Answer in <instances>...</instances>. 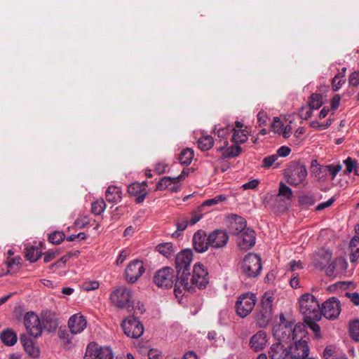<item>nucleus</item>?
Wrapping results in <instances>:
<instances>
[{
	"label": "nucleus",
	"instance_id": "nucleus-22",
	"mask_svg": "<svg viewBox=\"0 0 359 359\" xmlns=\"http://www.w3.org/2000/svg\"><path fill=\"white\" fill-rule=\"evenodd\" d=\"M86 324L84 316L80 313L74 314L68 321V326L72 334L82 332L86 328Z\"/></svg>",
	"mask_w": 359,
	"mask_h": 359
},
{
	"label": "nucleus",
	"instance_id": "nucleus-26",
	"mask_svg": "<svg viewBox=\"0 0 359 359\" xmlns=\"http://www.w3.org/2000/svg\"><path fill=\"white\" fill-rule=\"evenodd\" d=\"M347 262L346 259L341 257H337L327 267V274L328 276L333 275L336 270L343 271L346 269Z\"/></svg>",
	"mask_w": 359,
	"mask_h": 359
},
{
	"label": "nucleus",
	"instance_id": "nucleus-34",
	"mask_svg": "<svg viewBox=\"0 0 359 359\" xmlns=\"http://www.w3.org/2000/svg\"><path fill=\"white\" fill-rule=\"evenodd\" d=\"M232 142L236 144L244 143L248 140V132L244 129L232 128Z\"/></svg>",
	"mask_w": 359,
	"mask_h": 359
},
{
	"label": "nucleus",
	"instance_id": "nucleus-9",
	"mask_svg": "<svg viewBox=\"0 0 359 359\" xmlns=\"http://www.w3.org/2000/svg\"><path fill=\"white\" fill-rule=\"evenodd\" d=\"M257 302L254 293L246 292L241 294L236 304L237 314L241 318L248 316L252 311Z\"/></svg>",
	"mask_w": 359,
	"mask_h": 359
},
{
	"label": "nucleus",
	"instance_id": "nucleus-44",
	"mask_svg": "<svg viewBox=\"0 0 359 359\" xmlns=\"http://www.w3.org/2000/svg\"><path fill=\"white\" fill-rule=\"evenodd\" d=\"M323 104L322 96L320 94H312L310 97L309 106L313 109H319Z\"/></svg>",
	"mask_w": 359,
	"mask_h": 359
},
{
	"label": "nucleus",
	"instance_id": "nucleus-37",
	"mask_svg": "<svg viewBox=\"0 0 359 359\" xmlns=\"http://www.w3.org/2000/svg\"><path fill=\"white\" fill-rule=\"evenodd\" d=\"M344 163L346 165V170H344L346 175L350 174L354 170L355 174L359 175V170L356 166L357 162L355 160L352 159L351 157H348L344 160Z\"/></svg>",
	"mask_w": 359,
	"mask_h": 359
},
{
	"label": "nucleus",
	"instance_id": "nucleus-64",
	"mask_svg": "<svg viewBox=\"0 0 359 359\" xmlns=\"http://www.w3.org/2000/svg\"><path fill=\"white\" fill-rule=\"evenodd\" d=\"M340 101H341L340 95H334L332 97V99L331 100V108L333 110L337 109L340 104Z\"/></svg>",
	"mask_w": 359,
	"mask_h": 359
},
{
	"label": "nucleus",
	"instance_id": "nucleus-53",
	"mask_svg": "<svg viewBox=\"0 0 359 359\" xmlns=\"http://www.w3.org/2000/svg\"><path fill=\"white\" fill-rule=\"evenodd\" d=\"M29 356L37 358L39 355V348L35 343L24 349Z\"/></svg>",
	"mask_w": 359,
	"mask_h": 359
},
{
	"label": "nucleus",
	"instance_id": "nucleus-31",
	"mask_svg": "<svg viewBox=\"0 0 359 359\" xmlns=\"http://www.w3.org/2000/svg\"><path fill=\"white\" fill-rule=\"evenodd\" d=\"M208 236L205 231L198 230L193 236V247H205L207 246Z\"/></svg>",
	"mask_w": 359,
	"mask_h": 359
},
{
	"label": "nucleus",
	"instance_id": "nucleus-4",
	"mask_svg": "<svg viewBox=\"0 0 359 359\" xmlns=\"http://www.w3.org/2000/svg\"><path fill=\"white\" fill-rule=\"evenodd\" d=\"M133 315L126 319L122 323L124 333L130 338H139L144 332L143 325L137 320V316L142 314L144 309L140 308L134 309Z\"/></svg>",
	"mask_w": 359,
	"mask_h": 359
},
{
	"label": "nucleus",
	"instance_id": "nucleus-5",
	"mask_svg": "<svg viewBox=\"0 0 359 359\" xmlns=\"http://www.w3.org/2000/svg\"><path fill=\"white\" fill-rule=\"evenodd\" d=\"M241 271L243 274L248 278L257 277L262 271V259L260 256L249 253L242 261Z\"/></svg>",
	"mask_w": 359,
	"mask_h": 359
},
{
	"label": "nucleus",
	"instance_id": "nucleus-2",
	"mask_svg": "<svg viewBox=\"0 0 359 359\" xmlns=\"http://www.w3.org/2000/svg\"><path fill=\"white\" fill-rule=\"evenodd\" d=\"M280 321L273 327V334L278 341L289 344L293 339H299L306 330L305 325L297 324L293 327L294 323L287 320L283 313L279 315Z\"/></svg>",
	"mask_w": 359,
	"mask_h": 359
},
{
	"label": "nucleus",
	"instance_id": "nucleus-6",
	"mask_svg": "<svg viewBox=\"0 0 359 359\" xmlns=\"http://www.w3.org/2000/svg\"><path fill=\"white\" fill-rule=\"evenodd\" d=\"M208 273L204 268L203 265L200 263H196L194 266L193 273H191V276L189 280V284L190 287L188 288H183L186 291L192 292L194 287H198L199 289H203L206 287L209 283Z\"/></svg>",
	"mask_w": 359,
	"mask_h": 359
},
{
	"label": "nucleus",
	"instance_id": "nucleus-49",
	"mask_svg": "<svg viewBox=\"0 0 359 359\" xmlns=\"http://www.w3.org/2000/svg\"><path fill=\"white\" fill-rule=\"evenodd\" d=\"M29 334L26 333H22L20 335V341L24 349L35 343Z\"/></svg>",
	"mask_w": 359,
	"mask_h": 359
},
{
	"label": "nucleus",
	"instance_id": "nucleus-14",
	"mask_svg": "<svg viewBox=\"0 0 359 359\" xmlns=\"http://www.w3.org/2000/svg\"><path fill=\"white\" fill-rule=\"evenodd\" d=\"M143 262L135 259L129 263L125 270V277L128 283H135L144 273Z\"/></svg>",
	"mask_w": 359,
	"mask_h": 359
},
{
	"label": "nucleus",
	"instance_id": "nucleus-60",
	"mask_svg": "<svg viewBox=\"0 0 359 359\" xmlns=\"http://www.w3.org/2000/svg\"><path fill=\"white\" fill-rule=\"evenodd\" d=\"M189 221L187 218H182L181 220H179L176 223V226L177 231H183L186 229L188 225Z\"/></svg>",
	"mask_w": 359,
	"mask_h": 359
},
{
	"label": "nucleus",
	"instance_id": "nucleus-28",
	"mask_svg": "<svg viewBox=\"0 0 359 359\" xmlns=\"http://www.w3.org/2000/svg\"><path fill=\"white\" fill-rule=\"evenodd\" d=\"M106 200L109 203H117L121 198L120 188L115 186H109L105 194Z\"/></svg>",
	"mask_w": 359,
	"mask_h": 359
},
{
	"label": "nucleus",
	"instance_id": "nucleus-15",
	"mask_svg": "<svg viewBox=\"0 0 359 359\" xmlns=\"http://www.w3.org/2000/svg\"><path fill=\"white\" fill-rule=\"evenodd\" d=\"M229 239V233L225 229H215L208 236L206 247H225Z\"/></svg>",
	"mask_w": 359,
	"mask_h": 359
},
{
	"label": "nucleus",
	"instance_id": "nucleus-38",
	"mask_svg": "<svg viewBox=\"0 0 359 359\" xmlns=\"http://www.w3.org/2000/svg\"><path fill=\"white\" fill-rule=\"evenodd\" d=\"M177 181L175 177H163L157 183L156 189L163 191L166 189H170L172 183H175Z\"/></svg>",
	"mask_w": 359,
	"mask_h": 359
},
{
	"label": "nucleus",
	"instance_id": "nucleus-1",
	"mask_svg": "<svg viewBox=\"0 0 359 359\" xmlns=\"http://www.w3.org/2000/svg\"><path fill=\"white\" fill-rule=\"evenodd\" d=\"M193 253L189 248H184L175 256V269L177 271L176 297L182 293L181 287L183 288L190 287L189 280L191 276L190 271Z\"/></svg>",
	"mask_w": 359,
	"mask_h": 359
},
{
	"label": "nucleus",
	"instance_id": "nucleus-33",
	"mask_svg": "<svg viewBox=\"0 0 359 359\" xmlns=\"http://www.w3.org/2000/svg\"><path fill=\"white\" fill-rule=\"evenodd\" d=\"M114 355L109 347H101L96 344L95 359H113Z\"/></svg>",
	"mask_w": 359,
	"mask_h": 359
},
{
	"label": "nucleus",
	"instance_id": "nucleus-55",
	"mask_svg": "<svg viewBox=\"0 0 359 359\" xmlns=\"http://www.w3.org/2000/svg\"><path fill=\"white\" fill-rule=\"evenodd\" d=\"M291 152V149L290 147L287 146H282L278 150L276 155H278V157H286Z\"/></svg>",
	"mask_w": 359,
	"mask_h": 359
},
{
	"label": "nucleus",
	"instance_id": "nucleus-25",
	"mask_svg": "<svg viewBox=\"0 0 359 359\" xmlns=\"http://www.w3.org/2000/svg\"><path fill=\"white\" fill-rule=\"evenodd\" d=\"M272 318V310L262 307L255 314V320L260 327H266Z\"/></svg>",
	"mask_w": 359,
	"mask_h": 359
},
{
	"label": "nucleus",
	"instance_id": "nucleus-30",
	"mask_svg": "<svg viewBox=\"0 0 359 359\" xmlns=\"http://www.w3.org/2000/svg\"><path fill=\"white\" fill-rule=\"evenodd\" d=\"M342 169V165L341 164H330L326 165H320L319 170L320 172L325 174L327 175L329 174L331 176V179L334 180L337 175L339 171Z\"/></svg>",
	"mask_w": 359,
	"mask_h": 359
},
{
	"label": "nucleus",
	"instance_id": "nucleus-40",
	"mask_svg": "<svg viewBox=\"0 0 359 359\" xmlns=\"http://www.w3.org/2000/svg\"><path fill=\"white\" fill-rule=\"evenodd\" d=\"M106 208V204L103 199H99L92 203V212L95 215H101Z\"/></svg>",
	"mask_w": 359,
	"mask_h": 359
},
{
	"label": "nucleus",
	"instance_id": "nucleus-23",
	"mask_svg": "<svg viewBox=\"0 0 359 359\" xmlns=\"http://www.w3.org/2000/svg\"><path fill=\"white\" fill-rule=\"evenodd\" d=\"M266 333L264 331L257 332L250 340V347L257 352L262 351L266 344Z\"/></svg>",
	"mask_w": 359,
	"mask_h": 359
},
{
	"label": "nucleus",
	"instance_id": "nucleus-54",
	"mask_svg": "<svg viewBox=\"0 0 359 359\" xmlns=\"http://www.w3.org/2000/svg\"><path fill=\"white\" fill-rule=\"evenodd\" d=\"M100 286L97 281H89L83 283L82 287L86 291H90L97 290Z\"/></svg>",
	"mask_w": 359,
	"mask_h": 359
},
{
	"label": "nucleus",
	"instance_id": "nucleus-24",
	"mask_svg": "<svg viewBox=\"0 0 359 359\" xmlns=\"http://www.w3.org/2000/svg\"><path fill=\"white\" fill-rule=\"evenodd\" d=\"M229 143L227 140H224L222 145L217 148L218 151L222 153V156L224 158H233L239 155L241 149L238 145H232L228 147Z\"/></svg>",
	"mask_w": 359,
	"mask_h": 359
},
{
	"label": "nucleus",
	"instance_id": "nucleus-61",
	"mask_svg": "<svg viewBox=\"0 0 359 359\" xmlns=\"http://www.w3.org/2000/svg\"><path fill=\"white\" fill-rule=\"evenodd\" d=\"M267 119H268V117H267V115H266V114L265 112L259 111L258 113V114H257V120H258V123H259V126L266 125V122H267Z\"/></svg>",
	"mask_w": 359,
	"mask_h": 359
},
{
	"label": "nucleus",
	"instance_id": "nucleus-12",
	"mask_svg": "<svg viewBox=\"0 0 359 359\" xmlns=\"http://www.w3.org/2000/svg\"><path fill=\"white\" fill-rule=\"evenodd\" d=\"M131 292L126 287H120L116 289L110 296L112 304L118 308H130Z\"/></svg>",
	"mask_w": 359,
	"mask_h": 359
},
{
	"label": "nucleus",
	"instance_id": "nucleus-42",
	"mask_svg": "<svg viewBox=\"0 0 359 359\" xmlns=\"http://www.w3.org/2000/svg\"><path fill=\"white\" fill-rule=\"evenodd\" d=\"M349 333L353 340L359 341V320H355L350 323Z\"/></svg>",
	"mask_w": 359,
	"mask_h": 359
},
{
	"label": "nucleus",
	"instance_id": "nucleus-8",
	"mask_svg": "<svg viewBox=\"0 0 359 359\" xmlns=\"http://www.w3.org/2000/svg\"><path fill=\"white\" fill-rule=\"evenodd\" d=\"M177 282V274L172 268L165 266L158 270L154 276V283L155 285L163 289L171 288L173 285L175 286ZM175 292V289L174 290Z\"/></svg>",
	"mask_w": 359,
	"mask_h": 359
},
{
	"label": "nucleus",
	"instance_id": "nucleus-16",
	"mask_svg": "<svg viewBox=\"0 0 359 359\" xmlns=\"http://www.w3.org/2000/svg\"><path fill=\"white\" fill-rule=\"evenodd\" d=\"M340 310L339 302L337 298L332 297L323 304L320 313L327 319L334 320L339 315Z\"/></svg>",
	"mask_w": 359,
	"mask_h": 359
},
{
	"label": "nucleus",
	"instance_id": "nucleus-19",
	"mask_svg": "<svg viewBox=\"0 0 359 359\" xmlns=\"http://www.w3.org/2000/svg\"><path fill=\"white\" fill-rule=\"evenodd\" d=\"M42 326L49 332H54L58 326V320L55 312L46 310L41 313Z\"/></svg>",
	"mask_w": 359,
	"mask_h": 359
},
{
	"label": "nucleus",
	"instance_id": "nucleus-46",
	"mask_svg": "<svg viewBox=\"0 0 359 359\" xmlns=\"http://www.w3.org/2000/svg\"><path fill=\"white\" fill-rule=\"evenodd\" d=\"M344 75L340 73L337 74L332 79V87L334 91H337L344 83Z\"/></svg>",
	"mask_w": 359,
	"mask_h": 359
},
{
	"label": "nucleus",
	"instance_id": "nucleus-47",
	"mask_svg": "<svg viewBox=\"0 0 359 359\" xmlns=\"http://www.w3.org/2000/svg\"><path fill=\"white\" fill-rule=\"evenodd\" d=\"M95 353H96V343L90 342L86 351L85 355L83 359H95Z\"/></svg>",
	"mask_w": 359,
	"mask_h": 359
},
{
	"label": "nucleus",
	"instance_id": "nucleus-58",
	"mask_svg": "<svg viewBox=\"0 0 359 359\" xmlns=\"http://www.w3.org/2000/svg\"><path fill=\"white\" fill-rule=\"evenodd\" d=\"M334 201H335V198L334 197H332L328 201L318 204L316 206V209L318 211H320L322 210H324V209L331 206L332 205V203L334 202Z\"/></svg>",
	"mask_w": 359,
	"mask_h": 359
},
{
	"label": "nucleus",
	"instance_id": "nucleus-17",
	"mask_svg": "<svg viewBox=\"0 0 359 359\" xmlns=\"http://www.w3.org/2000/svg\"><path fill=\"white\" fill-rule=\"evenodd\" d=\"M268 354L270 359H286L290 357L288 344L278 341L270 346Z\"/></svg>",
	"mask_w": 359,
	"mask_h": 359
},
{
	"label": "nucleus",
	"instance_id": "nucleus-51",
	"mask_svg": "<svg viewBox=\"0 0 359 359\" xmlns=\"http://www.w3.org/2000/svg\"><path fill=\"white\" fill-rule=\"evenodd\" d=\"M22 258L20 256H17L15 257H7V260L6 262L7 266L8 268L7 273L10 271V269H12L14 266H20Z\"/></svg>",
	"mask_w": 359,
	"mask_h": 359
},
{
	"label": "nucleus",
	"instance_id": "nucleus-20",
	"mask_svg": "<svg viewBox=\"0 0 359 359\" xmlns=\"http://www.w3.org/2000/svg\"><path fill=\"white\" fill-rule=\"evenodd\" d=\"M229 228L236 236L245 231L247 222L246 220L237 215H231L228 217Z\"/></svg>",
	"mask_w": 359,
	"mask_h": 359
},
{
	"label": "nucleus",
	"instance_id": "nucleus-59",
	"mask_svg": "<svg viewBox=\"0 0 359 359\" xmlns=\"http://www.w3.org/2000/svg\"><path fill=\"white\" fill-rule=\"evenodd\" d=\"M349 84L353 86L359 84V73L358 72H354L350 75Z\"/></svg>",
	"mask_w": 359,
	"mask_h": 359
},
{
	"label": "nucleus",
	"instance_id": "nucleus-11",
	"mask_svg": "<svg viewBox=\"0 0 359 359\" xmlns=\"http://www.w3.org/2000/svg\"><path fill=\"white\" fill-rule=\"evenodd\" d=\"M24 324L29 335L34 338L42 334L43 326L39 316L33 311L27 312L24 317Z\"/></svg>",
	"mask_w": 359,
	"mask_h": 359
},
{
	"label": "nucleus",
	"instance_id": "nucleus-3",
	"mask_svg": "<svg viewBox=\"0 0 359 359\" xmlns=\"http://www.w3.org/2000/svg\"><path fill=\"white\" fill-rule=\"evenodd\" d=\"M299 310L304 318L320 319V307L316 298L311 294H304L299 299Z\"/></svg>",
	"mask_w": 359,
	"mask_h": 359
},
{
	"label": "nucleus",
	"instance_id": "nucleus-56",
	"mask_svg": "<svg viewBox=\"0 0 359 359\" xmlns=\"http://www.w3.org/2000/svg\"><path fill=\"white\" fill-rule=\"evenodd\" d=\"M79 255H80V251L79 250H75L74 252H69L65 255L62 257L60 258V261L63 262V263H66L67 262V260H69L70 258H72V257H78Z\"/></svg>",
	"mask_w": 359,
	"mask_h": 359
},
{
	"label": "nucleus",
	"instance_id": "nucleus-57",
	"mask_svg": "<svg viewBox=\"0 0 359 359\" xmlns=\"http://www.w3.org/2000/svg\"><path fill=\"white\" fill-rule=\"evenodd\" d=\"M230 130H232V129H231L229 126H226L225 128L217 129L216 133L219 137L226 140V135L229 134Z\"/></svg>",
	"mask_w": 359,
	"mask_h": 359
},
{
	"label": "nucleus",
	"instance_id": "nucleus-7",
	"mask_svg": "<svg viewBox=\"0 0 359 359\" xmlns=\"http://www.w3.org/2000/svg\"><path fill=\"white\" fill-rule=\"evenodd\" d=\"M308 332L306 330L302 333V337H299L297 339H293V343L290 342L289 353L291 359H305L309 354V347L308 341L305 338H307Z\"/></svg>",
	"mask_w": 359,
	"mask_h": 359
},
{
	"label": "nucleus",
	"instance_id": "nucleus-36",
	"mask_svg": "<svg viewBox=\"0 0 359 359\" xmlns=\"http://www.w3.org/2000/svg\"><path fill=\"white\" fill-rule=\"evenodd\" d=\"M278 160V155L273 154L266 156L262 160V167L265 169H269L273 165L274 168H278L280 166L279 163H276Z\"/></svg>",
	"mask_w": 359,
	"mask_h": 359
},
{
	"label": "nucleus",
	"instance_id": "nucleus-63",
	"mask_svg": "<svg viewBox=\"0 0 359 359\" xmlns=\"http://www.w3.org/2000/svg\"><path fill=\"white\" fill-rule=\"evenodd\" d=\"M346 296L349 297L353 302V304L355 306L359 305V294L358 292L349 293L346 292Z\"/></svg>",
	"mask_w": 359,
	"mask_h": 359
},
{
	"label": "nucleus",
	"instance_id": "nucleus-62",
	"mask_svg": "<svg viewBox=\"0 0 359 359\" xmlns=\"http://www.w3.org/2000/svg\"><path fill=\"white\" fill-rule=\"evenodd\" d=\"M259 184V181L257 180H252L244 184H243V188L244 189H253L257 187Z\"/></svg>",
	"mask_w": 359,
	"mask_h": 359
},
{
	"label": "nucleus",
	"instance_id": "nucleus-52",
	"mask_svg": "<svg viewBox=\"0 0 359 359\" xmlns=\"http://www.w3.org/2000/svg\"><path fill=\"white\" fill-rule=\"evenodd\" d=\"M202 217L203 214L201 213V207H199L191 212V219L189 221V223L191 225H194L202 218Z\"/></svg>",
	"mask_w": 359,
	"mask_h": 359
},
{
	"label": "nucleus",
	"instance_id": "nucleus-43",
	"mask_svg": "<svg viewBox=\"0 0 359 359\" xmlns=\"http://www.w3.org/2000/svg\"><path fill=\"white\" fill-rule=\"evenodd\" d=\"M316 199L313 195L305 194L299 196V203L302 207L307 208L314 205Z\"/></svg>",
	"mask_w": 359,
	"mask_h": 359
},
{
	"label": "nucleus",
	"instance_id": "nucleus-27",
	"mask_svg": "<svg viewBox=\"0 0 359 359\" xmlns=\"http://www.w3.org/2000/svg\"><path fill=\"white\" fill-rule=\"evenodd\" d=\"M0 339L5 345L11 346L17 342L18 336L12 329L8 328L0 333Z\"/></svg>",
	"mask_w": 359,
	"mask_h": 359
},
{
	"label": "nucleus",
	"instance_id": "nucleus-39",
	"mask_svg": "<svg viewBox=\"0 0 359 359\" xmlns=\"http://www.w3.org/2000/svg\"><path fill=\"white\" fill-rule=\"evenodd\" d=\"M40 248H26L27 251L25 252V257L27 260L30 261L31 262H34L41 257L42 252L39 250Z\"/></svg>",
	"mask_w": 359,
	"mask_h": 359
},
{
	"label": "nucleus",
	"instance_id": "nucleus-35",
	"mask_svg": "<svg viewBox=\"0 0 359 359\" xmlns=\"http://www.w3.org/2000/svg\"><path fill=\"white\" fill-rule=\"evenodd\" d=\"M199 148L203 151H207L211 149L214 144V140L210 135H204L198 141Z\"/></svg>",
	"mask_w": 359,
	"mask_h": 359
},
{
	"label": "nucleus",
	"instance_id": "nucleus-29",
	"mask_svg": "<svg viewBox=\"0 0 359 359\" xmlns=\"http://www.w3.org/2000/svg\"><path fill=\"white\" fill-rule=\"evenodd\" d=\"M292 197V189L285 184L280 183L277 199L283 201L287 205L291 201Z\"/></svg>",
	"mask_w": 359,
	"mask_h": 359
},
{
	"label": "nucleus",
	"instance_id": "nucleus-45",
	"mask_svg": "<svg viewBox=\"0 0 359 359\" xmlns=\"http://www.w3.org/2000/svg\"><path fill=\"white\" fill-rule=\"evenodd\" d=\"M65 238V234L62 231H54L48 236V241L53 245H58Z\"/></svg>",
	"mask_w": 359,
	"mask_h": 359
},
{
	"label": "nucleus",
	"instance_id": "nucleus-13",
	"mask_svg": "<svg viewBox=\"0 0 359 359\" xmlns=\"http://www.w3.org/2000/svg\"><path fill=\"white\" fill-rule=\"evenodd\" d=\"M332 253L329 249L317 248L313 255V265L321 271L326 270L331 263Z\"/></svg>",
	"mask_w": 359,
	"mask_h": 359
},
{
	"label": "nucleus",
	"instance_id": "nucleus-41",
	"mask_svg": "<svg viewBox=\"0 0 359 359\" xmlns=\"http://www.w3.org/2000/svg\"><path fill=\"white\" fill-rule=\"evenodd\" d=\"M320 320V319H309L306 318H304V322L315 332V338L316 339H320L321 337L320 333V326L316 323V321Z\"/></svg>",
	"mask_w": 359,
	"mask_h": 359
},
{
	"label": "nucleus",
	"instance_id": "nucleus-48",
	"mask_svg": "<svg viewBox=\"0 0 359 359\" xmlns=\"http://www.w3.org/2000/svg\"><path fill=\"white\" fill-rule=\"evenodd\" d=\"M273 297L270 292H266L262 299V307L272 310Z\"/></svg>",
	"mask_w": 359,
	"mask_h": 359
},
{
	"label": "nucleus",
	"instance_id": "nucleus-21",
	"mask_svg": "<svg viewBox=\"0 0 359 359\" xmlns=\"http://www.w3.org/2000/svg\"><path fill=\"white\" fill-rule=\"evenodd\" d=\"M255 240V232L250 229H247L236 236V243L238 247H253Z\"/></svg>",
	"mask_w": 359,
	"mask_h": 359
},
{
	"label": "nucleus",
	"instance_id": "nucleus-50",
	"mask_svg": "<svg viewBox=\"0 0 359 359\" xmlns=\"http://www.w3.org/2000/svg\"><path fill=\"white\" fill-rule=\"evenodd\" d=\"M283 123L278 117H274L273 122L271 124V130L276 133L280 134L283 130Z\"/></svg>",
	"mask_w": 359,
	"mask_h": 359
},
{
	"label": "nucleus",
	"instance_id": "nucleus-10",
	"mask_svg": "<svg viewBox=\"0 0 359 359\" xmlns=\"http://www.w3.org/2000/svg\"><path fill=\"white\" fill-rule=\"evenodd\" d=\"M307 176V170L304 165L294 163L287 170V182L292 186L302 184Z\"/></svg>",
	"mask_w": 359,
	"mask_h": 359
},
{
	"label": "nucleus",
	"instance_id": "nucleus-18",
	"mask_svg": "<svg viewBox=\"0 0 359 359\" xmlns=\"http://www.w3.org/2000/svg\"><path fill=\"white\" fill-rule=\"evenodd\" d=\"M128 192L130 196L135 197V201L137 203H142L148 194L145 182L130 184L128 187Z\"/></svg>",
	"mask_w": 359,
	"mask_h": 359
},
{
	"label": "nucleus",
	"instance_id": "nucleus-32",
	"mask_svg": "<svg viewBox=\"0 0 359 359\" xmlns=\"http://www.w3.org/2000/svg\"><path fill=\"white\" fill-rule=\"evenodd\" d=\"M194 156V151L191 148L184 149L179 156V161L182 165H189L191 164Z\"/></svg>",
	"mask_w": 359,
	"mask_h": 359
}]
</instances>
